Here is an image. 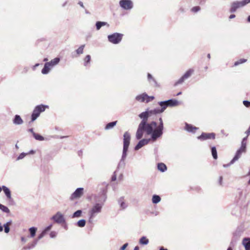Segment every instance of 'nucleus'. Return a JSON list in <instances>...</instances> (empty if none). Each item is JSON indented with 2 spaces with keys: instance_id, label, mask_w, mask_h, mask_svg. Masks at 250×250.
<instances>
[{
  "instance_id": "obj_1",
  "label": "nucleus",
  "mask_w": 250,
  "mask_h": 250,
  "mask_svg": "<svg viewBox=\"0 0 250 250\" xmlns=\"http://www.w3.org/2000/svg\"><path fill=\"white\" fill-rule=\"evenodd\" d=\"M152 115L155 114L147 111L143 112L139 115L142 121L138 125L136 133V138L137 140H140L143 137L144 132H146L147 135H150L153 141H155L162 135L164 123L162 118H159V124L157 126V124L155 121L147 122L148 118Z\"/></svg>"
},
{
  "instance_id": "obj_2",
  "label": "nucleus",
  "mask_w": 250,
  "mask_h": 250,
  "mask_svg": "<svg viewBox=\"0 0 250 250\" xmlns=\"http://www.w3.org/2000/svg\"><path fill=\"white\" fill-rule=\"evenodd\" d=\"M106 197L104 193L96 196L94 198L95 204L89 211V222L92 223L96 216L101 212L103 207L106 200Z\"/></svg>"
},
{
  "instance_id": "obj_3",
  "label": "nucleus",
  "mask_w": 250,
  "mask_h": 250,
  "mask_svg": "<svg viewBox=\"0 0 250 250\" xmlns=\"http://www.w3.org/2000/svg\"><path fill=\"white\" fill-rule=\"evenodd\" d=\"M48 105L40 104L36 106L34 108L31 115V120L34 121L40 116L41 112L45 111L46 108H48Z\"/></svg>"
},
{
  "instance_id": "obj_4",
  "label": "nucleus",
  "mask_w": 250,
  "mask_h": 250,
  "mask_svg": "<svg viewBox=\"0 0 250 250\" xmlns=\"http://www.w3.org/2000/svg\"><path fill=\"white\" fill-rule=\"evenodd\" d=\"M249 3H250V0H243L241 1H234L231 4L229 11L231 13H234L238 8L242 7Z\"/></svg>"
},
{
  "instance_id": "obj_5",
  "label": "nucleus",
  "mask_w": 250,
  "mask_h": 250,
  "mask_svg": "<svg viewBox=\"0 0 250 250\" xmlns=\"http://www.w3.org/2000/svg\"><path fill=\"white\" fill-rule=\"evenodd\" d=\"M123 35L121 33H115L107 36L108 41L113 44H118L122 40Z\"/></svg>"
},
{
  "instance_id": "obj_6",
  "label": "nucleus",
  "mask_w": 250,
  "mask_h": 250,
  "mask_svg": "<svg viewBox=\"0 0 250 250\" xmlns=\"http://www.w3.org/2000/svg\"><path fill=\"white\" fill-rule=\"evenodd\" d=\"M158 104L161 106V108H155L153 110L147 109L146 111L149 112L150 113H154L155 115H156L163 112L168 107L166 101L160 102Z\"/></svg>"
},
{
  "instance_id": "obj_7",
  "label": "nucleus",
  "mask_w": 250,
  "mask_h": 250,
  "mask_svg": "<svg viewBox=\"0 0 250 250\" xmlns=\"http://www.w3.org/2000/svg\"><path fill=\"white\" fill-rule=\"evenodd\" d=\"M120 6L125 10H130L133 7V3L131 0H120Z\"/></svg>"
},
{
  "instance_id": "obj_8",
  "label": "nucleus",
  "mask_w": 250,
  "mask_h": 250,
  "mask_svg": "<svg viewBox=\"0 0 250 250\" xmlns=\"http://www.w3.org/2000/svg\"><path fill=\"white\" fill-rule=\"evenodd\" d=\"M130 135L129 133L126 131L124 134V146L123 152H126L130 144Z\"/></svg>"
},
{
  "instance_id": "obj_9",
  "label": "nucleus",
  "mask_w": 250,
  "mask_h": 250,
  "mask_svg": "<svg viewBox=\"0 0 250 250\" xmlns=\"http://www.w3.org/2000/svg\"><path fill=\"white\" fill-rule=\"evenodd\" d=\"M51 219L58 224H62L65 221L63 215L59 211L57 212L55 215L53 216Z\"/></svg>"
},
{
  "instance_id": "obj_10",
  "label": "nucleus",
  "mask_w": 250,
  "mask_h": 250,
  "mask_svg": "<svg viewBox=\"0 0 250 250\" xmlns=\"http://www.w3.org/2000/svg\"><path fill=\"white\" fill-rule=\"evenodd\" d=\"M215 134L214 133H202V134L197 137L198 139L201 141H204L208 139H214Z\"/></svg>"
},
{
  "instance_id": "obj_11",
  "label": "nucleus",
  "mask_w": 250,
  "mask_h": 250,
  "mask_svg": "<svg viewBox=\"0 0 250 250\" xmlns=\"http://www.w3.org/2000/svg\"><path fill=\"white\" fill-rule=\"evenodd\" d=\"M246 149L242 148V147H240L239 149H238L236 152V154L233 157V158L231 160L228 165H231L233 164L235 161H237L241 156L242 153L245 152Z\"/></svg>"
},
{
  "instance_id": "obj_12",
  "label": "nucleus",
  "mask_w": 250,
  "mask_h": 250,
  "mask_svg": "<svg viewBox=\"0 0 250 250\" xmlns=\"http://www.w3.org/2000/svg\"><path fill=\"white\" fill-rule=\"evenodd\" d=\"M83 188H79L71 194L70 199L71 200L75 199L80 198L83 194Z\"/></svg>"
},
{
  "instance_id": "obj_13",
  "label": "nucleus",
  "mask_w": 250,
  "mask_h": 250,
  "mask_svg": "<svg viewBox=\"0 0 250 250\" xmlns=\"http://www.w3.org/2000/svg\"><path fill=\"white\" fill-rule=\"evenodd\" d=\"M150 140H152L151 138L150 139H143L141 140H140L138 143L137 144V145L135 146V150H138L139 149H140L141 147H142L143 146L147 145L148 144Z\"/></svg>"
},
{
  "instance_id": "obj_14",
  "label": "nucleus",
  "mask_w": 250,
  "mask_h": 250,
  "mask_svg": "<svg viewBox=\"0 0 250 250\" xmlns=\"http://www.w3.org/2000/svg\"><path fill=\"white\" fill-rule=\"evenodd\" d=\"M167 106L174 107L179 105L180 104V102L176 99H169L166 101Z\"/></svg>"
},
{
  "instance_id": "obj_15",
  "label": "nucleus",
  "mask_w": 250,
  "mask_h": 250,
  "mask_svg": "<svg viewBox=\"0 0 250 250\" xmlns=\"http://www.w3.org/2000/svg\"><path fill=\"white\" fill-rule=\"evenodd\" d=\"M126 155H127L126 152H123L121 159L120 160V161L118 164V168L124 167L125 166V161L126 158Z\"/></svg>"
},
{
  "instance_id": "obj_16",
  "label": "nucleus",
  "mask_w": 250,
  "mask_h": 250,
  "mask_svg": "<svg viewBox=\"0 0 250 250\" xmlns=\"http://www.w3.org/2000/svg\"><path fill=\"white\" fill-rule=\"evenodd\" d=\"M242 245L245 247V250H250V238L246 237L243 238Z\"/></svg>"
},
{
  "instance_id": "obj_17",
  "label": "nucleus",
  "mask_w": 250,
  "mask_h": 250,
  "mask_svg": "<svg viewBox=\"0 0 250 250\" xmlns=\"http://www.w3.org/2000/svg\"><path fill=\"white\" fill-rule=\"evenodd\" d=\"M147 97V95L146 93H144L142 94L137 96L135 98V99L137 101H139L140 102H146V103Z\"/></svg>"
},
{
  "instance_id": "obj_18",
  "label": "nucleus",
  "mask_w": 250,
  "mask_h": 250,
  "mask_svg": "<svg viewBox=\"0 0 250 250\" xmlns=\"http://www.w3.org/2000/svg\"><path fill=\"white\" fill-rule=\"evenodd\" d=\"M13 124L16 125H20L23 124V121L20 115H16L13 120Z\"/></svg>"
},
{
  "instance_id": "obj_19",
  "label": "nucleus",
  "mask_w": 250,
  "mask_h": 250,
  "mask_svg": "<svg viewBox=\"0 0 250 250\" xmlns=\"http://www.w3.org/2000/svg\"><path fill=\"white\" fill-rule=\"evenodd\" d=\"M198 128L193 126L192 125L190 124H188L187 123L186 124L185 129L189 132H195L196 130H197Z\"/></svg>"
},
{
  "instance_id": "obj_20",
  "label": "nucleus",
  "mask_w": 250,
  "mask_h": 250,
  "mask_svg": "<svg viewBox=\"0 0 250 250\" xmlns=\"http://www.w3.org/2000/svg\"><path fill=\"white\" fill-rule=\"evenodd\" d=\"M2 189L4 192L6 197L8 199H10L11 198V194L10 189L5 186H2Z\"/></svg>"
},
{
  "instance_id": "obj_21",
  "label": "nucleus",
  "mask_w": 250,
  "mask_h": 250,
  "mask_svg": "<svg viewBox=\"0 0 250 250\" xmlns=\"http://www.w3.org/2000/svg\"><path fill=\"white\" fill-rule=\"evenodd\" d=\"M60 59L59 58H55V59L52 60L49 62H47V63L49 64L50 68L53 67L54 66L57 65L60 62Z\"/></svg>"
},
{
  "instance_id": "obj_22",
  "label": "nucleus",
  "mask_w": 250,
  "mask_h": 250,
  "mask_svg": "<svg viewBox=\"0 0 250 250\" xmlns=\"http://www.w3.org/2000/svg\"><path fill=\"white\" fill-rule=\"evenodd\" d=\"M38 243V240H34V241L31 243L29 244L27 246L24 247L23 249L24 250H30L31 249L34 248Z\"/></svg>"
},
{
  "instance_id": "obj_23",
  "label": "nucleus",
  "mask_w": 250,
  "mask_h": 250,
  "mask_svg": "<svg viewBox=\"0 0 250 250\" xmlns=\"http://www.w3.org/2000/svg\"><path fill=\"white\" fill-rule=\"evenodd\" d=\"M50 69L51 68L50 67L49 64L46 62L44 64V67L42 70V73L43 74H47L49 72Z\"/></svg>"
},
{
  "instance_id": "obj_24",
  "label": "nucleus",
  "mask_w": 250,
  "mask_h": 250,
  "mask_svg": "<svg viewBox=\"0 0 250 250\" xmlns=\"http://www.w3.org/2000/svg\"><path fill=\"white\" fill-rule=\"evenodd\" d=\"M147 79L149 82L151 84H153L154 85H157V83L155 79L152 77V76L149 74H147Z\"/></svg>"
},
{
  "instance_id": "obj_25",
  "label": "nucleus",
  "mask_w": 250,
  "mask_h": 250,
  "mask_svg": "<svg viewBox=\"0 0 250 250\" xmlns=\"http://www.w3.org/2000/svg\"><path fill=\"white\" fill-rule=\"evenodd\" d=\"M104 25H107L108 26H109V24L106 22L97 21L96 23V29L97 30H99L100 29V28L102 27V26H104Z\"/></svg>"
},
{
  "instance_id": "obj_26",
  "label": "nucleus",
  "mask_w": 250,
  "mask_h": 250,
  "mask_svg": "<svg viewBox=\"0 0 250 250\" xmlns=\"http://www.w3.org/2000/svg\"><path fill=\"white\" fill-rule=\"evenodd\" d=\"M157 168L161 172H165L167 169L166 165L162 163L158 164Z\"/></svg>"
},
{
  "instance_id": "obj_27",
  "label": "nucleus",
  "mask_w": 250,
  "mask_h": 250,
  "mask_svg": "<svg viewBox=\"0 0 250 250\" xmlns=\"http://www.w3.org/2000/svg\"><path fill=\"white\" fill-rule=\"evenodd\" d=\"M149 243V240L146 237L143 236L139 240V244L141 245H146Z\"/></svg>"
},
{
  "instance_id": "obj_28",
  "label": "nucleus",
  "mask_w": 250,
  "mask_h": 250,
  "mask_svg": "<svg viewBox=\"0 0 250 250\" xmlns=\"http://www.w3.org/2000/svg\"><path fill=\"white\" fill-rule=\"evenodd\" d=\"M37 230V228L34 227L29 229L30 237L33 238L35 236Z\"/></svg>"
},
{
  "instance_id": "obj_29",
  "label": "nucleus",
  "mask_w": 250,
  "mask_h": 250,
  "mask_svg": "<svg viewBox=\"0 0 250 250\" xmlns=\"http://www.w3.org/2000/svg\"><path fill=\"white\" fill-rule=\"evenodd\" d=\"M117 123V121H114V122H112L108 123L105 127V129L108 130V129L112 128L115 125H116Z\"/></svg>"
},
{
  "instance_id": "obj_30",
  "label": "nucleus",
  "mask_w": 250,
  "mask_h": 250,
  "mask_svg": "<svg viewBox=\"0 0 250 250\" xmlns=\"http://www.w3.org/2000/svg\"><path fill=\"white\" fill-rule=\"evenodd\" d=\"M12 224V221L10 220L6 223L4 224L3 227L4 228V231L5 233H8L10 231L9 226Z\"/></svg>"
},
{
  "instance_id": "obj_31",
  "label": "nucleus",
  "mask_w": 250,
  "mask_h": 250,
  "mask_svg": "<svg viewBox=\"0 0 250 250\" xmlns=\"http://www.w3.org/2000/svg\"><path fill=\"white\" fill-rule=\"evenodd\" d=\"M194 72V70L192 69H190L189 70H188L185 73V74L183 75L184 77L186 79H188L189 77H190L191 76V75L192 74V73H193Z\"/></svg>"
},
{
  "instance_id": "obj_32",
  "label": "nucleus",
  "mask_w": 250,
  "mask_h": 250,
  "mask_svg": "<svg viewBox=\"0 0 250 250\" xmlns=\"http://www.w3.org/2000/svg\"><path fill=\"white\" fill-rule=\"evenodd\" d=\"M152 201L153 204H157L161 201V198L159 195H154L152 196Z\"/></svg>"
},
{
  "instance_id": "obj_33",
  "label": "nucleus",
  "mask_w": 250,
  "mask_h": 250,
  "mask_svg": "<svg viewBox=\"0 0 250 250\" xmlns=\"http://www.w3.org/2000/svg\"><path fill=\"white\" fill-rule=\"evenodd\" d=\"M119 203L120 205V207L123 209H125L127 207V205L124 201V198L121 197L119 200Z\"/></svg>"
},
{
  "instance_id": "obj_34",
  "label": "nucleus",
  "mask_w": 250,
  "mask_h": 250,
  "mask_svg": "<svg viewBox=\"0 0 250 250\" xmlns=\"http://www.w3.org/2000/svg\"><path fill=\"white\" fill-rule=\"evenodd\" d=\"M33 136L34 138L37 140L43 141L44 140V138L43 136L36 133H33Z\"/></svg>"
},
{
  "instance_id": "obj_35",
  "label": "nucleus",
  "mask_w": 250,
  "mask_h": 250,
  "mask_svg": "<svg viewBox=\"0 0 250 250\" xmlns=\"http://www.w3.org/2000/svg\"><path fill=\"white\" fill-rule=\"evenodd\" d=\"M211 153H212L213 158L214 159H217V150H216V147L215 146H213L211 147Z\"/></svg>"
},
{
  "instance_id": "obj_36",
  "label": "nucleus",
  "mask_w": 250,
  "mask_h": 250,
  "mask_svg": "<svg viewBox=\"0 0 250 250\" xmlns=\"http://www.w3.org/2000/svg\"><path fill=\"white\" fill-rule=\"evenodd\" d=\"M85 223L84 219H81L77 222V225L79 227H83L85 225Z\"/></svg>"
},
{
  "instance_id": "obj_37",
  "label": "nucleus",
  "mask_w": 250,
  "mask_h": 250,
  "mask_svg": "<svg viewBox=\"0 0 250 250\" xmlns=\"http://www.w3.org/2000/svg\"><path fill=\"white\" fill-rule=\"evenodd\" d=\"M248 136H246V137L244 138L241 142V147L242 148H244L246 149V146H247V143L246 141L247 139Z\"/></svg>"
},
{
  "instance_id": "obj_38",
  "label": "nucleus",
  "mask_w": 250,
  "mask_h": 250,
  "mask_svg": "<svg viewBox=\"0 0 250 250\" xmlns=\"http://www.w3.org/2000/svg\"><path fill=\"white\" fill-rule=\"evenodd\" d=\"M0 209H1L4 212L9 213L10 212V210L7 207H6L2 204H0Z\"/></svg>"
},
{
  "instance_id": "obj_39",
  "label": "nucleus",
  "mask_w": 250,
  "mask_h": 250,
  "mask_svg": "<svg viewBox=\"0 0 250 250\" xmlns=\"http://www.w3.org/2000/svg\"><path fill=\"white\" fill-rule=\"evenodd\" d=\"M84 46L85 45H82L76 50V52L77 54L80 55L83 53V50Z\"/></svg>"
},
{
  "instance_id": "obj_40",
  "label": "nucleus",
  "mask_w": 250,
  "mask_h": 250,
  "mask_svg": "<svg viewBox=\"0 0 250 250\" xmlns=\"http://www.w3.org/2000/svg\"><path fill=\"white\" fill-rule=\"evenodd\" d=\"M82 211L81 210H78L72 215V218L79 217L81 216Z\"/></svg>"
},
{
  "instance_id": "obj_41",
  "label": "nucleus",
  "mask_w": 250,
  "mask_h": 250,
  "mask_svg": "<svg viewBox=\"0 0 250 250\" xmlns=\"http://www.w3.org/2000/svg\"><path fill=\"white\" fill-rule=\"evenodd\" d=\"M247 61V59H241L239 60H238L237 61L235 62V63H234V65L235 66H237V65H238L240 64H242L243 63H244L245 62H246Z\"/></svg>"
},
{
  "instance_id": "obj_42",
  "label": "nucleus",
  "mask_w": 250,
  "mask_h": 250,
  "mask_svg": "<svg viewBox=\"0 0 250 250\" xmlns=\"http://www.w3.org/2000/svg\"><path fill=\"white\" fill-rule=\"evenodd\" d=\"M90 60H91L90 56L89 55H86L84 59V65L86 66L87 65V64L90 62Z\"/></svg>"
},
{
  "instance_id": "obj_43",
  "label": "nucleus",
  "mask_w": 250,
  "mask_h": 250,
  "mask_svg": "<svg viewBox=\"0 0 250 250\" xmlns=\"http://www.w3.org/2000/svg\"><path fill=\"white\" fill-rule=\"evenodd\" d=\"M186 80L184 76H183L181 78H180L175 83V85H177L179 84L182 83L184 81Z\"/></svg>"
},
{
  "instance_id": "obj_44",
  "label": "nucleus",
  "mask_w": 250,
  "mask_h": 250,
  "mask_svg": "<svg viewBox=\"0 0 250 250\" xmlns=\"http://www.w3.org/2000/svg\"><path fill=\"white\" fill-rule=\"evenodd\" d=\"M186 80L184 76H183L181 78H180L175 83V85H177L179 84L182 83L184 81Z\"/></svg>"
},
{
  "instance_id": "obj_45",
  "label": "nucleus",
  "mask_w": 250,
  "mask_h": 250,
  "mask_svg": "<svg viewBox=\"0 0 250 250\" xmlns=\"http://www.w3.org/2000/svg\"><path fill=\"white\" fill-rule=\"evenodd\" d=\"M28 153H25L24 152H22L21 153L19 156L17 158V160H20L22 159H23L26 155H27Z\"/></svg>"
},
{
  "instance_id": "obj_46",
  "label": "nucleus",
  "mask_w": 250,
  "mask_h": 250,
  "mask_svg": "<svg viewBox=\"0 0 250 250\" xmlns=\"http://www.w3.org/2000/svg\"><path fill=\"white\" fill-rule=\"evenodd\" d=\"M46 233L42 231V233L38 236V238L36 240H38V241L41 239L45 235Z\"/></svg>"
},
{
  "instance_id": "obj_47",
  "label": "nucleus",
  "mask_w": 250,
  "mask_h": 250,
  "mask_svg": "<svg viewBox=\"0 0 250 250\" xmlns=\"http://www.w3.org/2000/svg\"><path fill=\"white\" fill-rule=\"evenodd\" d=\"M200 10L199 6H195L191 9V11L193 12H197Z\"/></svg>"
},
{
  "instance_id": "obj_48",
  "label": "nucleus",
  "mask_w": 250,
  "mask_h": 250,
  "mask_svg": "<svg viewBox=\"0 0 250 250\" xmlns=\"http://www.w3.org/2000/svg\"><path fill=\"white\" fill-rule=\"evenodd\" d=\"M243 103L244 105L247 107L250 106V102L248 101L244 100L243 101Z\"/></svg>"
},
{
  "instance_id": "obj_49",
  "label": "nucleus",
  "mask_w": 250,
  "mask_h": 250,
  "mask_svg": "<svg viewBox=\"0 0 250 250\" xmlns=\"http://www.w3.org/2000/svg\"><path fill=\"white\" fill-rule=\"evenodd\" d=\"M57 236V232L55 231H51L50 233V236L51 238H55Z\"/></svg>"
},
{
  "instance_id": "obj_50",
  "label": "nucleus",
  "mask_w": 250,
  "mask_h": 250,
  "mask_svg": "<svg viewBox=\"0 0 250 250\" xmlns=\"http://www.w3.org/2000/svg\"><path fill=\"white\" fill-rule=\"evenodd\" d=\"M154 99V96H149L147 95V99H146V103H148L151 101H152Z\"/></svg>"
},
{
  "instance_id": "obj_51",
  "label": "nucleus",
  "mask_w": 250,
  "mask_h": 250,
  "mask_svg": "<svg viewBox=\"0 0 250 250\" xmlns=\"http://www.w3.org/2000/svg\"><path fill=\"white\" fill-rule=\"evenodd\" d=\"M52 227V225H50L49 226L47 227L43 231L46 233L47 231H48L50 229H51Z\"/></svg>"
},
{
  "instance_id": "obj_52",
  "label": "nucleus",
  "mask_w": 250,
  "mask_h": 250,
  "mask_svg": "<svg viewBox=\"0 0 250 250\" xmlns=\"http://www.w3.org/2000/svg\"><path fill=\"white\" fill-rule=\"evenodd\" d=\"M127 246L128 243H126L120 248V250H125Z\"/></svg>"
},
{
  "instance_id": "obj_53",
  "label": "nucleus",
  "mask_w": 250,
  "mask_h": 250,
  "mask_svg": "<svg viewBox=\"0 0 250 250\" xmlns=\"http://www.w3.org/2000/svg\"><path fill=\"white\" fill-rule=\"evenodd\" d=\"M206 0H198L200 4L201 5H204L205 3Z\"/></svg>"
},
{
  "instance_id": "obj_54",
  "label": "nucleus",
  "mask_w": 250,
  "mask_h": 250,
  "mask_svg": "<svg viewBox=\"0 0 250 250\" xmlns=\"http://www.w3.org/2000/svg\"><path fill=\"white\" fill-rule=\"evenodd\" d=\"M116 180V175L115 174V172H114V174L113 175H112V177H111V180L112 181H114Z\"/></svg>"
},
{
  "instance_id": "obj_55",
  "label": "nucleus",
  "mask_w": 250,
  "mask_h": 250,
  "mask_svg": "<svg viewBox=\"0 0 250 250\" xmlns=\"http://www.w3.org/2000/svg\"><path fill=\"white\" fill-rule=\"evenodd\" d=\"M246 134H247V136H248L250 134V125L248 129V130L246 131Z\"/></svg>"
},
{
  "instance_id": "obj_56",
  "label": "nucleus",
  "mask_w": 250,
  "mask_h": 250,
  "mask_svg": "<svg viewBox=\"0 0 250 250\" xmlns=\"http://www.w3.org/2000/svg\"><path fill=\"white\" fill-rule=\"evenodd\" d=\"M235 17V15H234V14H231L229 16V19H233Z\"/></svg>"
},
{
  "instance_id": "obj_57",
  "label": "nucleus",
  "mask_w": 250,
  "mask_h": 250,
  "mask_svg": "<svg viewBox=\"0 0 250 250\" xmlns=\"http://www.w3.org/2000/svg\"><path fill=\"white\" fill-rule=\"evenodd\" d=\"M78 4L83 8H84V5L83 4V3L82 1H79L78 2Z\"/></svg>"
},
{
  "instance_id": "obj_58",
  "label": "nucleus",
  "mask_w": 250,
  "mask_h": 250,
  "mask_svg": "<svg viewBox=\"0 0 250 250\" xmlns=\"http://www.w3.org/2000/svg\"><path fill=\"white\" fill-rule=\"evenodd\" d=\"M28 131L31 132L32 133V134L33 135V133H35L33 131V128H30L28 129Z\"/></svg>"
},
{
  "instance_id": "obj_59",
  "label": "nucleus",
  "mask_w": 250,
  "mask_h": 250,
  "mask_svg": "<svg viewBox=\"0 0 250 250\" xmlns=\"http://www.w3.org/2000/svg\"><path fill=\"white\" fill-rule=\"evenodd\" d=\"M21 241L24 242H26V239L24 237H22L21 238Z\"/></svg>"
},
{
  "instance_id": "obj_60",
  "label": "nucleus",
  "mask_w": 250,
  "mask_h": 250,
  "mask_svg": "<svg viewBox=\"0 0 250 250\" xmlns=\"http://www.w3.org/2000/svg\"><path fill=\"white\" fill-rule=\"evenodd\" d=\"M3 230V227L1 226V224L0 223V232Z\"/></svg>"
},
{
  "instance_id": "obj_61",
  "label": "nucleus",
  "mask_w": 250,
  "mask_h": 250,
  "mask_svg": "<svg viewBox=\"0 0 250 250\" xmlns=\"http://www.w3.org/2000/svg\"><path fill=\"white\" fill-rule=\"evenodd\" d=\"M134 250H139V247L138 246H136L134 248Z\"/></svg>"
},
{
  "instance_id": "obj_62",
  "label": "nucleus",
  "mask_w": 250,
  "mask_h": 250,
  "mask_svg": "<svg viewBox=\"0 0 250 250\" xmlns=\"http://www.w3.org/2000/svg\"><path fill=\"white\" fill-rule=\"evenodd\" d=\"M35 153V151L33 150H31L29 151V154H34Z\"/></svg>"
},
{
  "instance_id": "obj_63",
  "label": "nucleus",
  "mask_w": 250,
  "mask_h": 250,
  "mask_svg": "<svg viewBox=\"0 0 250 250\" xmlns=\"http://www.w3.org/2000/svg\"><path fill=\"white\" fill-rule=\"evenodd\" d=\"M159 250H168L167 249H165L164 247H161Z\"/></svg>"
},
{
  "instance_id": "obj_64",
  "label": "nucleus",
  "mask_w": 250,
  "mask_h": 250,
  "mask_svg": "<svg viewBox=\"0 0 250 250\" xmlns=\"http://www.w3.org/2000/svg\"><path fill=\"white\" fill-rule=\"evenodd\" d=\"M247 20L248 22H250V16H248Z\"/></svg>"
}]
</instances>
